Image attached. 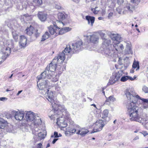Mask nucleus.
<instances>
[{"label": "nucleus", "instance_id": "obj_49", "mask_svg": "<svg viewBox=\"0 0 148 148\" xmlns=\"http://www.w3.org/2000/svg\"><path fill=\"white\" fill-rule=\"evenodd\" d=\"M55 8L57 9H60L61 8V6L60 4H55Z\"/></svg>", "mask_w": 148, "mask_h": 148}, {"label": "nucleus", "instance_id": "obj_47", "mask_svg": "<svg viewBox=\"0 0 148 148\" xmlns=\"http://www.w3.org/2000/svg\"><path fill=\"white\" fill-rule=\"evenodd\" d=\"M63 28L65 33L70 31L71 29V28L69 27H64Z\"/></svg>", "mask_w": 148, "mask_h": 148}, {"label": "nucleus", "instance_id": "obj_50", "mask_svg": "<svg viewBox=\"0 0 148 148\" xmlns=\"http://www.w3.org/2000/svg\"><path fill=\"white\" fill-rule=\"evenodd\" d=\"M6 116L8 119H9L11 118L12 116V115L10 113H7L6 115Z\"/></svg>", "mask_w": 148, "mask_h": 148}, {"label": "nucleus", "instance_id": "obj_51", "mask_svg": "<svg viewBox=\"0 0 148 148\" xmlns=\"http://www.w3.org/2000/svg\"><path fill=\"white\" fill-rule=\"evenodd\" d=\"M7 100V98L5 97H0V101H6Z\"/></svg>", "mask_w": 148, "mask_h": 148}, {"label": "nucleus", "instance_id": "obj_26", "mask_svg": "<svg viewBox=\"0 0 148 148\" xmlns=\"http://www.w3.org/2000/svg\"><path fill=\"white\" fill-rule=\"evenodd\" d=\"M58 17L59 20L60 21H57L58 23H61L63 25H64L63 23L61 21H63L65 18V16L64 14L62 12H59L58 14Z\"/></svg>", "mask_w": 148, "mask_h": 148}, {"label": "nucleus", "instance_id": "obj_12", "mask_svg": "<svg viewBox=\"0 0 148 148\" xmlns=\"http://www.w3.org/2000/svg\"><path fill=\"white\" fill-rule=\"evenodd\" d=\"M69 53L66 54L64 50L61 53H60L56 57L53 59V62H56L57 63L61 64L64 61L66 58V56Z\"/></svg>", "mask_w": 148, "mask_h": 148}, {"label": "nucleus", "instance_id": "obj_6", "mask_svg": "<svg viewBox=\"0 0 148 148\" xmlns=\"http://www.w3.org/2000/svg\"><path fill=\"white\" fill-rule=\"evenodd\" d=\"M46 93L45 94V97L50 102L53 109L56 108L60 104L59 101L54 100L53 92L49 89L46 90Z\"/></svg>", "mask_w": 148, "mask_h": 148}, {"label": "nucleus", "instance_id": "obj_2", "mask_svg": "<svg viewBox=\"0 0 148 148\" xmlns=\"http://www.w3.org/2000/svg\"><path fill=\"white\" fill-rule=\"evenodd\" d=\"M58 115L62 116H63L64 119L68 120L69 122H71L70 121H72L71 118L70 114L63 105H59L54 110L51 111L48 114L49 117L51 120H54V119L58 116Z\"/></svg>", "mask_w": 148, "mask_h": 148}, {"label": "nucleus", "instance_id": "obj_64", "mask_svg": "<svg viewBox=\"0 0 148 148\" xmlns=\"http://www.w3.org/2000/svg\"><path fill=\"white\" fill-rule=\"evenodd\" d=\"M50 146V145L49 143H48L46 146V148Z\"/></svg>", "mask_w": 148, "mask_h": 148}, {"label": "nucleus", "instance_id": "obj_16", "mask_svg": "<svg viewBox=\"0 0 148 148\" xmlns=\"http://www.w3.org/2000/svg\"><path fill=\"white\" fill-rule=\"evenodd\" d=\"M59 117L57 118V124L59 126V127L62 130H63V129L66 127L67 126V124L66 122L62 116L60 115H58ZM57 117H56L57 118Z\"/></svg>", "mask_w": 148, "mask_h": 148}, {"label": "nucleus", "instance_id": "obj_29", "mask_svg": "<svg viewBox=\"0 0 148 148\" xmlns=\"http://www.w3.org/2000/svg\"><path fill=\"white\" fill-rule=\"evenodd\" d=\"M122 60L120 59V58H119V65L116 64L115 65V67L116 69H120V70H122V69L123 68V63L122 62ZM125 67L124 66V69H125ZM123 70V69H122Z\"/></svg>", "mask_w": 148, "mask_h": 148}, {"label": "nucleus", "instance_id": "obj_8", "mask_svg": "<svg viewBox=\"0 0 148 148\" xmlns=\"http://www.w3.org/2000/svg\"><path fill=\"white\" fill-rule=\"evenodd\" d=\"M49 29L50 34L51 35H54L55 36L59 35H62L66 33L63 28L60 29L55 24H53V26L50 25Z\"/></svg>", "mask_w": 148, "mask_h": 148}, {"label": "nucleus", "instance_id": "obj_34", "mask_svg": "<svg viewBox=\"0 0 148 148\" xmlns=\"http://www.w3.org/2000/svg\"><path fill=\"white\" fill-rule=\"evenodd\" d=\"M50 35L49 32H46L42 35L41 39V41H43L49 38L50 37Z\"/></svg>", "mask_w": 148, "mask_h": 148}, {"label": "nucleus", "instance_id": "obj_41", "mask_svg": "<svg viewBox=\"0 0 148 148\" xmlns=\"http://www.w3.org/2000/svg\"><path fill=\"white\" fill-rule=\"evenodd\" d=\"M140 0H131V1L135 4V5H138L140 3Z\"/></svg>", "mask_w": 148, "mask_h": 148}, {"label": "nucleus", "instance_id": "obj_18", "mask_svg": "<svg viewBox=\"0 0 148 148\" xmlns=\"http://www.w3.org/2000/svg\"><path fill=\"white\" fill-rule=\"evenodd\" d=\"M37 115H38L31 111L27 112H26L25 115L27 121L28 122H29L30 124V123L36 117Z\"/></svg>", "mask_w": 148, "mask_h": 148}, {"label": "nucleus", "instance_id": "obj_44", "mask_svg": "<svg viewBox=\"0 0 148 148\" xmlns=\"http://www.w3.org/2000/svg\"><path fill=\"white\" fill-rule=\"evenodd\" d=\"M55 88L57 91H60L61 89V87L58 85V84H56L55 85Z\"/></svg>", "mask_w": 148, "mask_h": 148}, {"label": "nucleus", "instance_id": "obj_19", "mask_svg": "<svg viewBox=\"0 0 148 148\" xmlns=\"http://www.w3.org/2000/svg\"><path fill=\"white\" fill-rule=\"evenodd\" d=\"M12 113L13 115H14L15 119L18 120H22L24 116V113L23 111H17L15 110H13L12 111Z\"/></svg>", "mask_w": 148, "mask_h": 148}, {"label": "nucleus", "instance_id": "obj_61", "mask_svg": "<svg viewBox=\"0 0 148 148\" xmlns=\"http://www.w3.org/2000/svg\"><path fill=\"white\" fill-rule=\"evenodd\" d=\"M22 91V90L19 91L18 93L16 95L18 96Z\"/></svg>", "mask_w": 148, "mask_h": 148}, {"label": "nucleus", "instance_id": "obj_28", "mask_svg": "<svg viewBox=\"0 0 148 148\" xmlns=\"http://www.w3.org/2000/svg\"><path fill=\"white\" fill-rule=\"evenodd\" d=\"M47 14L41 12H39L38 14V18L42 21H45L47 19Z\"/></svg>", "mask_w": 148, "mask_h": 148}, {"label": "nucleus", "instance_id": "obj_54", "mask_svg": "<svg viewBox=\"0 0 148 148\" xmlns=\"http://www.w3.org/2000/svg\"><path fill=\"white\" fill-rule=\"evenodd\" d=\"M113 12H110L109 13L108 16V18L109 19H110L111 17L113 16Z\"/></svg>", "mask_w": 148, "mask_h": 148}, {"label": "nucleus", "instance_id": "obj_20", "mask_svg": "<svg viewBox=\"0 0 148 148\" xmlns=\"http://www.w3.org/2000/svg\"><path fill=\"white\" fill-rule=\"evenodd\" d=\"M86 38L88 42H91L94 44L97 43L99 39L98 36L95 34L87 35Z\"/></svg>", "mask_w": 148, "mask_h": 148}, {"label": "nucleus", "instance_id": "obj_37", "mask_svg": "<svg viewBox=\"0 0 148 148\" xmlns=\"http://www.w3.org/2000/svg\"><path fill=\"white\" fill-rule=\"evenodd\" d=\"M109 111L108 110L106 109L103 111L102 113L101 117L103 118L107 117L108 116Z\"/></svg>", "mask_w": 148, "mask_h": 148}, {"label": "nucleus", "instance_id": "obj_33", "mask_svg": "<svg viewBox=\"0 0 148 148\" xmlns=\"http://www.w3.org/2000/svg\"><path fill=\"white\" fill-rule=\"evenodd\" d=\"M131 43L130 42L128 41L126 45V50L127 51V52L128 53H132V52L131 48Z\"/></svg>", "mask_w": 148, "mask_h": 148}, {"label": "nucleus", "instance_id": "obj_9", "mask_svg": "<svg viewBox=\"0 0 148 148\" xmlns=\"http://www.w3.org/2000/svg\"><path fill=\"white\" fill-rule=\"evenodd\" d=\"M32 133L34 136V138L38 137L36 140H40L44 139L47 134L46 131L44 130H40L39 128H36L32 130Z\"/></svg>", "mask_w": 148, "mask_h": 148}, {"label": "nucleus", "instance_id": "obj_38", "mask_svg": "<svg viewBox=\"0 0 148 148\" xmlns=\"http://www.w3.org/2000/svg\"><path fill=\"white\" fill-rule=\"evenodd\" d=\"M12 36L14 40L16 41L18 38V35L17 32L16 31L14 30L12 32Z\"/></svg>", "mask_w": 148, "mask_h": 148}, {"label": "nucleus", "instance_id": "obj_17", "mask_svg": "<svg viewBox=\"0 0 148 148\" xmlns=\"http://www.w3.org/2000/svg\"><path fill=\"white\" fill-rule=\"evenodd\" d=\"M113 48L114 50V52L117 54L118 52H121L124 49L123 45L120 43V42H114L113 45H112Z\"/></svg>", "mask_w": 148, "mask_h": 148}, {"label": "nucleus", "instance_id": "obj_63", "mask_svg": "<svg viewBox=\"0 0 148 148\" xmlns=\"http://www.w3.org/2000/svg\"><path fill=\"white\" fill-rule=\"evenodd\" d=\"M134 69H132L131 71H130V73H133L134 72Z\"/></svg>", "mask_w": 148, "mask_h": 148}, {"label": "nucleus", "instance_id": "obj_57", "mask_svg": "<svg viewBox=\"0 0 148 148\" xmlns=\"http://www.w3.org/2000/svg\"><path fill=\"white\" fill-rule=\"evenodd\" d=\"M58 138H55V139H54L53 140V141H52V144H54L58 140Z\"/></svg>", "mask_w": 148, "mask_h": 148}, {"label": "nucleus", "instance_id": "obj_32", "mask_svg": "<svg viewBox=\"0 0 148 148\" xmlns=\"http://www.w3.org/2000/svg\"><path fill=\"white\" fill-rule=\"evenodd\" d=\"M58 64H57L56 67V71L58 72V74H60L63 72L64 69L63 67H62L58 63Z\"/></svg>", "mask_w": 148, "mask_h": 148}, {"label": "nucleus", "instance_id": "obj_43", "mask_svg": "<svg viewBox=\"0 0 148 148\" xmlns=\"http://www.w3.org/2000/svg\"><path fill=\"white\" fill-rule=\"evenodd\" d=\"M99 34L103 40V42L104 40L107 39H105L104 38V36L105 35V33H103L101 31H100L99 32Z\"/></svg>", "mask_w": 148, "mask_h": 148}, {"label": "nucleus", "instance_id": "obj_58", "mask_svg": "<svg viewBox=\"0 0 148 148\" xmlns=\"http://www.w3.org/2000/svg\"><path fill=\"white\" fill-rule=\"evenodd\" d=\"M139 139V137L138 136H137L135 137L134 139H133V140H138Z\"/></svg>", "mask_w": 148, "mask_h": 148}, {"label": "nucleus", "instance_id": "obj_35", "mask_svg": "<svg viewBox=\"0 0 148 148\" xmlns=\"http://www.w3.org/2000/svg\"><path fill=\"white\" fill-rule=\"evenodd\" d=\"M132 67L134 69H136V71L138 70L140 68L139 62L134 61L132 64Z\"/></svg>", "mask_w": 148, "mask_h": 148}, {"label": "nucleus", "instance_id": "obj_10", "mask_svg": "<svg viewBox=\"0 0 148 148\" xmlns=\"http://www.w3.org/2000/svg\"><path fill=\"white\" fill-rule=\"evenodd\" d=\"M43 79L42 78L39 80L37 79L38 81H37V86L40 90L46 91V90L49 89L48 87L49 85V82L47 80H42V82L38 83L40 81Z\"/></svg>", "mask_w": 148, "mask_h": 148}, {"label": "nucleus", "instance_id": "obj_62", "mask_svg": "<svg viewBox=\"0 0 148 148\" xmlns=\"http://www.w3.org/2000/svg\"><path fill=\"white\" fill-rule=\"evenodd\" d=\"M104 88H102V90H101V91L102 92V93H103V95H105V92H104Z\"/></svg>", "mask_w": 148, "mask_h": 148}, {"label": "nucleus", "instance_id": "obj_45", "mask_svg": "<svg viewBox=\"0 0 148 148\" xmlns=\"http://www.w3.org/2000/svg\"><path fill=\"white\" fill-rule=\"evenodd\" d=\"M143 91L145 93H148V88L145 86H144L142 88Z\"/></svg>", "mask_w": 148, "mask_h": 148}, {"label": "nucleus", "instance_id": "obj_52", "mask_svg": "<svg viewBox=\"0 0 148 148\" xmlns=\"http://www.w3.org/2000/svg\"><path fill=\"white\" fill-rule=\"evenodd\" d=\"M141 133L143 134L144 136L148 135V133L146 131H143Z\"/></svg>", "mask_w": 148, "mask_h": 148}, {"label": "nucleus", "instance_id": "obj_59", "mask_svg": "<svg viewBox=\"0 0 148 148\" xmlns=\"http://www.w3.org/2000/svg\"><path fill=\"white\" fill-rule=\"evenodd\" d=\"M90 106H93L94 107V109H96V110H97V107L96 106V105L95 104H91L90 105Z\"/></svg>", "mask_w": 148, "mask_h": 148}, {"label": "nucleus", "instance_id": "obj_15", "mask_svg": "<svg viewBox=\"0 0 148 148\" xmlns=\"http://www.w3.org/2000/svg\"><path fill=\"white\" fill-rule=\"evenodd\" d=\"M11 48L12 47L9 46L1 49L0 54L2 55L1 57V59L5 60L10 55L11 53Z\"/></svg>", "mask_w": 148, "mask_h": 148}, {"label": "nucleus", "instance_id": "obj_46", "mask_svg": "<svg viewBox=\"0 0 148 148\" xmlns=\"http://www.w3.org/2000/svg\"><path fill=\"white\" fill-rule=\"evenodd\" d=\"M51 138L54 137L55 138L59 137L58 133L56 132H55L54 133V135H51Z\"/></svg>", "mask_w": 148, "mask_h": 148}, {"label": "nucleus", "instance_id": "obj_11", "mask_svg": "<svg viewBox=\"0 0 148 148\" xmlns=\"http://www.w3.org/2000/svg\"><path fill=\"white\" fill-rule=\"evenodd\" d=\"M104 125L103 121L101 120L97 121L94 124V127L92 133H94L101 131Z\"/></svg>", "mask_w": 148, "mask_h": 148}, {"label": "nucleus", "instance_id": "obj_55", "mask_svg": "<svg viewBox=\"0 0 148 148\" xmlns=\"http://www.w3.org/2000/svg\"><path fill=\"white\" fill-rule=\"evenodd\" d=\"M117 3L118 4L121 5L124 2V0H117Z\"/></svg>", "mask_w": 148, "mask_h": 148}, {"label": "nucleus", "instance_id": "obj_53", "mask_svg": "<svg viewBox=\"0 0 148 148\" xmlns=\"http://www.w3.org/2000/svg\"><path fill=\"white\" fill-rule=\"evenodd\" d=\"M91 10L95 14H97L98 12V11L96 10L95 9H92Z\"/></svg>", "mask_w": 148, "mask_h": 148}, {"label": "nucleus", "instance_id": "obj_5", "mask_svg": "<svg viewBox=\"0 0 148 148\" xmlns=\"http://www.w3.org/2000/svg\"><path fill=\"white\" fill-rule=\"evenodd\" d=\"M58 63L56 62H53V60L49 64V66H47L45 70V71L43 72L40 75H38L37 77V78L38 80L40 79L41 78H45L46 76V74H51L52 73H55L54 72L56 71V67Z\"/></svg>", "mask_w": 148, "mask_h": 148}, {"label": "nucleus", "instance_id": "obj_31", "mask_svg": "<svg viewBox=\"0 0 148 148\" xmlns=\"http://www.w3.org/2000/svg\"><path fill=\"white\" fill-rule=\"evenodd\" d=\"M7 125V121L3 119L0 118V128H4Z\"/></svg>", "mask_w": 148, "mask_h": 148}, {"label": "nucleus", "instance_id": "obj_1", "mask_svg": "<svg viewBox=\"0 0 148 148\" xmlns=\"http://www.w3.org/2000/svg\"><path fill=\"white\" fill-rule=\"evenodd\" d=\"M125 94L130 101L127 105V111L131 121L140 122L142 118L139 116L142 111L141 108L138 107L136 103L138 99H140L144 103H148V99H144L136 95L134 89L128 88L125 90Z\"/></svg>", "mask_w": 148, "mask_h": 148}, {"label": "nucleus", "instance_id": "obj_4", "mask_svg": "<svg viewBox=\"0 0 148 148\" xmlns=\"http://www.w3.org/2000/svg\"><path fill=\"white\" fill-rule=\"evenodd\" d=\"M82 43V41L79 40L72 44L71 45H67L64 49V51L66 53V54L70 53L71 54L76 53L81 49Z\"/></svg>", "mask_w": 148, "mask_h": 148}, {"label": "nucleus", "instance_id": "obj_25", "mask_svg": "<svg viewBox=\"0 0 148 148\" xmlns=\"http://www.w3.org/2000/svg\"><path fill=\"white\" fill-rule=\"evenodd\" d=\"M112 39L113 41L114 42H120L121 37L118 34H113L111 35Z\"/></svg>", "mask_w": 148, "mask_h": 148}, {"label": "nucleus", "instance_id": "obj_30", "mask_svg": "<svg viewBox=\"0 0 148 148\" xmlns=\"http://www.w3.org/2000/svg\"><path fill=\"white\" fill-rule=\"evenodd\" d=\"M34 29V27L30 25L29 27H27L25 30V32L27 35L30 36L33 33Z\"/></svg>", "mask_w": 148, "mask_h": 148}, {"label": "nucleus", "instance_id": "obj_40", "mask_svg": "<svg viewBox=\"0 0 148 148\" xmlns=\"http://www.w3.org/2000/svg\"><path fill=\"white\" fill-rule=\"evenodd\" d=\"M33 2L37 5H40L42 3V0H33Z\"/></svg>", "mask_w": 148, "mask_h": 148}, {"label": "nucleus", "instance_id": "obj_42", "mask_svg": "<svg viewBox=\"0 0 148 148\" xmlns=\"http://www.w3.org/2000/svg\"><path fill=\"white\" fill-rule=\"evenodd\" d=\"M128 79V77L127 76H125L122 77L121 79V82H125Z\"/></svg>", "mask_w": 148, "mask_h": 148}, {"label": "nucleus", "instance_id": "obj_60", "mask_svg": "<svg viewBox=\"0 0 148 148\" xmlns=\"http://www.w3.org/2000/svg\"><path fill=\"white\" fill-rule=\"evenodd\" d=\"M62 98L64 100L66 101V98L64 95H63L62 96Z\"/></svg>", "mask_w": 148, "mask_h": 148}, {"label": "nucleus", "instance_id": "obj_7", "mask_svg": "<svg viewBox=\"0 0 148 148\" xmlns=\"http://www.w3.org/2000/svg\"><path fill=\"white\" fill-rule=\"evenodd\" d=\"M124 71V70L123 69L120 70L117 73H113L109 80L107 86H109L110 85H113L117 82L119 79L120 77L123 73Z\"/></svg>", "mask_w": 148, "mask_h": 148}, {"label": "nucleus", "instance_id": "obj_48", "mask_svg": "<svg viewBox=\"0 0 148 148\" xmlns=\"http://www.w3.org/2000/svg\"><path fill=\"white\" fill-rule=\"evenodd\" d=\"M128 79H129L131 81L134 80L136 78L135 76H134L133 78H132V77L129 76H128Z\"/></svg>", "mask_w": 148, "mask_h": 148}, {"label": "nucleus", "instance_id": "obj_23", "mask_svg": "<svg viewBox=\"0 0 148 148\" xmlns=\"http://www.w3.org/2000/svg\"><path fill=\"white\" fill-rule=\"evenodd\" d=\"M45 78L49 79L53 82H56L58 80L59 76L56 74H55L54 73L46 74Z\"/></svg>", "mask_w": 148, "mask_h": 148}, {"label": "nucleus", "instance_id": "obj_13", "mask_svg": "<svg viewBox=\"0 0 148 148\" xmlns=\"http://www.w3.org/2000/svg\"><path fill=\"white\" fill-rule=\"evenodd\" d=\"M71 122H69V126L66 128L65 134H68V132L70 133H75L77 131V126L78 125L74 123L73 121H70Z\"/></svg>", "mask_w": 148, "mask_h": 148}, {"label": "nucleus", "instance_id": "obj_24", "mask_svg": "<svg viewBox=\"0 0 148 148\" xmlns=\"http://www.w3.org/2000/svg\"><path fill=\"white\" fill-rule=\"evenodd\" d=\"M27 39L25 36H21L20 37V40L19 42L20 48H25L27 44Z\"/></svg>", "mask_w": 148, "mask_h": 148}, {"label": "nucleus", "instance_id": "obj_3", "mask_svg": "<svg viewBox=\"0 0 148 148\" xmlns=\"http://www.w3.org/2000/svg\"><path fill=\"white\" fill-rule=\"evenodd\" d=\"M109 39H105L102 43L101 50L102 53L106 57L111 59L117 57V54L114 52L112 45Z\"/></svg>", "mask_w": 148, "mask_h": 148}, {"label": "nucleus", "instance_id": "obj_39", "mask_svg": "<svg viewBox=\"0 0 148 148\" xmlns=\"http://www.w3.org/2000/svg\"><path fill=\"white\" fill-rule=\"evenodd\" d=\"M29 18L27 14H24L21 16V19L22 21H25L26 20H27Z\"/></svg>", "mask_w": 148, "mask_h": 148}, {"label": "nucleus", "instance_id": "obj_14", "mask_svg": "<svg viewBox=\"0 0 148 148\" xmlns=\"http://www.w3.org/2000/svg\"><path fill=\"white\" fill-rule=\"evenodd\" d=\"M30 123L31 129L32 130L36 128H39V126L42 123V121L38 115H37L35 119Z\"/></svg>", "mask_w": 148, "mask_h": 148}, {"label": "nucleus", "instance_id": "obj_22", "mask_svg": "<svg viewBox=\"0 0 148 148\" xmlns=\"http://www.w3.org/2000/svg\"><path fill=\"white\" fill-rule=\"evenodd\" d=\"M77 130L76 134L80 135L82 136H84L88 132V130L84 128H81L78 125L77 126Z\"/></svg>", "mask_w": 148, "mask_h": 148}, {"label": "nucleus", "instance_id": "obj_27", "mask_svg": "<svg viewBox=\"0 0 148 148\" xmlns=\"http://www.w3.org/2000/svg\"><path fill=\"white\" fill-rule=\"evenodd\" d=\"M85 18L88 21V24L90 25L91 26H92L95 21V17L89 16H86Z\"/></svg>", "mask_w": 148, "mask_h": 148}, {"label": "nucleus", "instance_id": "obj_21", "mask_svg": "<svg viewBox=\"0 0 148 148\" xmlns=\"http://www.w3.org/2000/svg\"><path fill=\"white\" fill-rule=\"evenodd\" d=\"M135 7L130 3H127L124 5L123 12L126 14L128 12H132L134 9Z\"/></svg>", "mask_w": 148, "mask_h": 148}, {"label": "nucleus", "instance_id": "obj_36", "mask_svg": "<svg viewBox=\"0 0 148 148\" xmlns=\"http://www.w3.org/2000/svg\"><path fill=\"white\" fill-rule=\"evenodd\" d=\"M116 100V98L114 97L113 95L110 96L108 98L106 97V102H113Z\"/></svg>", "mask_w": 148, "mask_h": 148}, {"label": "nucleus", "instance_id": "obj_56", "mask_svg": "<svg viewBox=\"0 0 148 148\" xmlns=\"http://www.w3.org/2000/svg\"><path fill=\"white\" fill-rule=\"evenodd\" d=\"M42 146V144L41 143L38 144L37 147V148H41Z\"/></svg>", "mask_w": 148, "mask_h": 148}]
</instances>
